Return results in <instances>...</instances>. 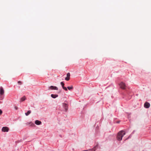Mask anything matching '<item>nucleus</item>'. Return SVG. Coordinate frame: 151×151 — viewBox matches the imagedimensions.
Here are the masks:
<instances>
[{
  "label": "nucleus",
  "mask_w": 151,
  "mask_h": 151,
  "mask_svg": "<svg viewBox=\"0 0 151 151\" xmlns=\"http://www.w3.org/2000/svg\"><path fill=\"white\" fill-rule=\"evenodd\" d=\"M125 134V132L123 130H122L119 132L117 136V140L119 141L121 140L122 139V137Z\"/></svg>",
  "instance_id": "f257e3e1"
},
{
  "label": "nucleus",
  "mask_w": 151,
  "mask_h": 151,
  "mask_svg": "<svg viewBox=\"0 0 151 151\" xmlns=\"http://www.w3.org/2000/svg\"><path fill=\"white\" fill-rule=\"evenodd\" d=\"M120 87L123 89H125V88L126 85L125 84L121 82L119 84Z\"/></svg>",
  "instance_id": "f03ea898"
},
{
  "label": "nucleus",
  "mask_w": 151,
  "mask_h": 151,
  "mask_svg": "<svg viewBox=\"0 0 151 151\" xmlns=\"http://www.w3.org/2000/svg\"><path fill=\"white\" fill-rule=\"evenodd\" d=\"M9 130L8 127H4L2 129V131L4 132H8Z\"/></svg>",
  "instance_id": "7ed1b4c3"
},
{
  "label": "nucleus",
  "mask_w": 151,
  "mask_h": 151,
  "mask_svg": "<svg viewBox=\"0 0 151 151\" xmlns=\"http://www.w3.org/2000/svg\"><path fill=\"white\" fill-rule=\"evenodd\" d=\"M150 106V104L147 102H145L144 104V107L146 108H148Z\"/></svg>",
  "instance_id": "20e7f679"
},
{
  "label": "nucleus",
  "mask_w": 151,
  "mask_h": 151,
  "mask_svg": "<svg viewBox=\"0 0 151 151\" xmlns=\"http://www.w3.org/2000/svg\"><path fill=\"white\" fill-rule=\"evenodd\" d=\"M70 74L69 73H68L67 74V77L65 78V80L68 81L70 79Z\"/></svg>",
  "instance_id": "39448f33"
},
{
  "label": "nucleus",
  "mask_w": 151,
  "mask_h": 151,
  "mask_svg": "<svg viewBox=\"0 0 151 151\" xmlns=\"http://www.w3.org/2000/svg\"><path fill=\"white\" fill-rule=\"evenodd\" d=\"M49 88L51 90H58V88L57 87L55 86H51L49 87Z\"/></svg>",
  "instance_id": "423d86ee"
},
{
  "label": "nucleus",
  "mask_w": 151,
  "mask_h": 151,
  "mask_svg": "<svg viewBox=\"0 0 151 151\" xmlns=\"http://www.w3.org/2000/svg\"><path fill=\"white\" fill-rule=\"evenodd\" d=\"M4 93V91L3 88L1 87L0 88V94L1 95H3Z\"/></svg>",
  "instance_id": "0eeeda50"
},
{
  "label": "nucleus",
  "mask_w": 151,
  "mask_h": 151,
  "mask_svg": "<svg viewBox=\"0 0 151 151\" xmlns=\"http://www.w3.org/2000/svg\"><path fill=\"white\" fill-rule=\"evenodd\" d=\"M60 84L62 85L63 88L66 91H67V88L66 87H64V84L63 82H61L60 83Z\"/></svg>",
  "instance_id": "6e6552de"
},
{
  "label": "nucleus",
  "mask_w": 151,
  "mask_h": 151,
  "mask_svg": "<svg viewBox=\"0 0 151 151\" xmlns=\"http://www.w3.org/2000/svg\"><path fill=\"white\" fill-rule=\"evenodd\" d=\"M63 106L65 111H66L68 109V105L66 104H63Z\"/></svg>",
  "instance_id": "1a4fd4ad"
},
{
  "label": "nucleus",
  "mask_w": 151,
  "mask_h": 151,
  "mask_svg": "<svg viewBox=\"0 0 151 151\" xmlns=\"http://www.w3.org/2000/svg\"><path fill=\"white\" fill-rule=\"evenodd\" d=\"M26 124L27 125L29 124L31 127H34L35 126L34 124L32 123V122H27Z\"/></svg>",
  "instance_id": "9d476101"
},
{
  "label": "nucleus",
  "mask_w": 151,
  "mask_h": 151,
  "mask_svg": "<svg viewBox=\"0 0 151 151\" xmlns=\"http://www.w3.org/2000/svg\"><path fill=\"white\" fill-rule=\"evenodd\" d=\"M35 123L36 124L39 125L40 124L42 123L41 121H38V120H36L35 121Z\"/></svg>",
  "instance_id": "9b49d317"
},
{
  "label": "nucleus",
  "mask_w": 151,
  "mask_h": 151,
  "mask_svg": "<svg viewBox=\"0 0 151 151\" xmlns=\"http://www.w3.org/2000/svg\"><path fill=\"white\" fill-rule=\"evenodd\" d=\"M58 96L57 95H54L53 94H52L51 95V97L53 98H55L57 97Z\"/></svg>",
  "instance_id": "f8f14e48"
},
{
  "label": "nucleus",
  "mask_w": 151,
  "mask_h": 151,
  "mask_svg": "<svg viewBox=\"0 0 151 151\" xmlns=\"http://www.w3.org/2000/svg\"><path fill=\"white\" fill-rule=\"evenodd\" d=\"M26 99V97L25 96H24L22 98H21L20 99V101L22 102L24 101Z\"/></svg>",
  "instance_id": "ddd939ff"
},
{
  "label": "nucleus",
  "mask_w": 151,
  "mask_h": 151,
  "mask_svg": "<svg viewBox=\"0 0 151 151\" xmlns=\"http://www.w3.org/2000/svg\"><path fill=\"white\" fill-rule=\"evenodd\" d=\"M67 88L69 90H71V89H73V87L72 86H71L70 87L68 86L67 87Z\"/></svg>",
  "instance_id": "4468645a"
},
{
  "label": "nucleus",
  "mask_w": 151,
  "mask_h": 151,
  "mask_svg": "<svg viewBox=\"0 0 151 151\" xmlns=\"http://www.w3.org/2000/svg\"><path fill=\"white\" fill-rule=\"evenodd\" d=\"M31 111H28L27 112L25 113V114L26 116H28L31 113Z\"/></svg>",
  "instance_id": "2eb2a0df"
},
{
  "label": "nucleus",
  "mask_w": 151,
  "mask_h": 151,
  "mask_svg": "<svg viewBox=\"0 0 151 151\" xmlns=\"http://www.w3.org/2000/svg\"><path fill=\"white\" fill-rule=\"evenodd\" d=\"M18 83L19 85H21L22 83L21 81H19L18 82Z\"/></svg>",
  "instance_id": "dca6fc26"
},
{
  "label": "nucleus",
  "mask_w": 151,
  "mask_h": 151,
  "mask_svg": "<svg viewBox=\"0 0 151 151\" xmlns=\"http://www.w3.org/2000/svg\"><path fill=\"white\" fill-rule=\"evenodd\" d=\"M2 111L1 109H0V116L2 114Z\"/></svg>",
  "instance_id": "f3484780"
},
{
  "label": "nucleus",
  "mask_w": 151,
  "mask_h": 151,
  "mask_svg": "<svg viewBox=\"0 0 151 151\" xmlns=\"http://www.w3.org/2000/svg\"><path fill=\"white\" fill-rule=\"evenodd\" d=\"M14 108L16 110H17L18 109V107L17 106H15L14 107Z\"/></svg>",
  "instance_id": "a211bd4d"
}]
</instances>
